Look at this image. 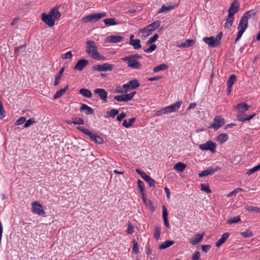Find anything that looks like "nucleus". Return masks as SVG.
Wrapping results in <instances>:
<instances>
[{"instance_id":"obj_1","label":"nucleus","mask_w":260,"mask_h":260,"mask_svg":"<svg viewBox=\"0 0 260 260\" xmlns=\"http://www.w3.org/2000/svg\"><path fill=\"white\" fill-rule=\"evenodd\" d=\"M86 52L94 59L104 60L106 59L105 56L99 53L95 43L93 41H87L86 42Z\"/></svg>"},{"instance_id":"obj_2","label":"nucleus","mask_w":260,"mask_h":260,"mask_svg":"<svg viewBox=\"0 0 260 260\" xmlns=\"http://www.w3.org/2000/svg\"><path fill=\"white\" fill-rule=\"evenodd\" d=\"M251 11H248L244 13L240 20L238 25V33L236 38L235 41H238L241 38L243 34L246 31L248 27V21L251 17Z\"/></svg>"},{"instance_id":"obj_3","label":"nucleus","mask_w":260,"mask_h":260,"mask_svg":"<svg viewBox=\"0 0 260 260\" xmlns=\"http://www.w3.org/2000/svg\"><path fill=\"white\" fill-rule=\"evenodd\" d=\"M142 58L138 54L129 55L121 58V60L127 62V66L133 69H140L142 64L138 60Z\"/></svg>"},{"instance_id":"obj_4","label":"nucleus","mask_w":260,"mask_h":260,"mask_svg":"<svg viewBox=\"0 0 260 260\" xmlns=\"http://www.w3.org/2000/svg\"><path fill=\"white\" fill-rule=\"evenodd\" d=\"M221 37L222 33L220 32L216 37L213 36L210 37H204L203 38V41L210 47H216L220 43Z\"/></svg>"},{"instance_id":"obj_5","label":"nucleus","mask_w":260,"mask_h":260,"mask_svg":"<svg viewBox=\"0 0 260 260\" xmlns=\"http://www.w3.org/2000/svg\"><path fill=\"white\" fill-rule=\"evenodd\" d=\"M106 15L107 14L105 12L91 14L83 17L82 18L81 21L84 23H87L90 22H95L103 17L106 16Z\"/></svg>"},{"instance_id":"obj_6","label":"nucleus","mask_w":260,"mask_h":260,"mask_svg":"<svg viewBox=\"0 0 260 260\" xmlns=\"http://www.w3.org/2000/svg\"><path fill=\"white\" fill-rule=\"evenodd\" d=\"M236 108L237 110V118L240 121L245 116L244 113L248 110L249 106L245 103H241L236 105Z\"/></svg>"},{"instance_id":"obj_7","label":"nucleus","mask_w":260,"mask_h":260,"mask_svg":"<svg viewBox=\"0 0 260 260\" xmlns=\"http://www.w3.org/2000/svg\"><path fill=\"white\" fill-rule=\"evenodd\" d=\"M136 94V91H133L129 93H122L121 95L114 96V99L115 100L119 102H127L131 101Z\"/></svg>"},{"instance_id":"obj_8","label":"nucleus","mask_w":260,"mask_h":260,"mask_svg":"<svg viewBox=\"0 0 260 260\" xmlns=\"http://www.w3.org/2000/svg\"><path fill=\"white\" fill-rule=\"evenodd\" d=\"M199 147L201 150H209L212 153H215L216 152V144L212 141H207L205 143L200 145Z\"/></svg>"},{"instance_id":"obj_9","label":"nucleus","mask_w":260,"mask_h":260,"mask_svg":"<svg viewBox=\"0 0 260 260\" xmlns=\"http://www.w3.org/2000/svg\"><path fill=\"white\" fill-rule=\"evenodd\" d=\"M115 68V66L108 63H104L102 64H98L93 67L94 70L99 72L111 71Z\"/></svg>"},{"instance_id":"obj_10","label":"nucleus","mask_w":260,"mask_h":260,"mask_svg":"<svg viewBox=\"0 0 260 260\" xmlns=\"http://www.w3.org/2000/svg\"><path fill=\"white\" fill-rule=\"evenodd\" d=\"M224 119L220 116H215L214 118V122L208 126V128H212L215 131L218 129L224 124Z\"/></svg>"},{"instance_id":"obj_11","label":"nucleus","mask_w":260,"mask_h":260,"mask_svg":"<svg viewBox=\"0 0 260 260\" xmlns=\"http://www.w3.org/2000/svg\"><path fill=\"white\" fill-rule=\"evenodd\" d=\"M32 212L38 215H43L45 214L44 207L37 202H34L31 203Z\"/></svg>"},{"instance_id":"obj_12","label":"nucleus","mask_w":260,"mask_h":260,"mask_svg":"<svg viewBox=\"0 0 260 260\" xmlns=\"http://www.w3.org/2000/svg\"><path fill=\"white\" fill-rule=\"evenodd\" d=\"M140 86V83L137 79H133L123 85V88L125 89L127 92L131 90H134Z\"/></svg>"},{"instance_id":"obj_13","label":"nucleus","mask_w":260,"mask_h":260,"mask_svg":"<svg viewBox=\"0 0 260 260\" xmlns=\"http://www.w3.org/2000/svg\"><path fill=\"white\" fill-rule=\"evenodd\" d=\"M41 19L49 27H51L54 25L55 20L49 13H43L41 15Z\"/></svg>"},{"instance_id":"obj_14","label":"nucleus","mask_w":260,"mask_h":260,"mask_svg":"<svg viewBox=\"0 0 260 260\" xmlns=\"http://www.w3.org/2000/svg\"><path fill=\"white\" fill-rule=\"evenodd\" d=\"M220 170V168L219 167H210L208 168L206 170L202 171L201 173L199 174V176L200 177H203L205 176H207L208 175H212L214 173Z\"/></svg>"},{"instance_id":"obj_15","label":"nucleus","mask_w":260,"mask_h":260,"mask_svg":"<svg viewBox=\"0 0 260 260\" xmlns=\"http://www.w3.org/2000/svg\"><path fill=\"white\" fill-rule=\"evenodd\" d=\"M240 4L238 0H234L228 10V15L234 16L239 10Z\"/></svg>"},{"instance_id":"obj_16","label":"nucleus","mask_w":260,"mask_h":260,"mask_svg":"<svg viewBox=\"0 0 260 260\" xmlns=\"http://www.w3.org/2000/svg\"><path fill=\"white\" fill-rule=\"evenodd\" d=\"M182 102L179 101L175 103H174L170 106L166 107V109L167 111L168 114L170 113H173L177 111L179 109L181 106Z\"/></svg>"},{"instance_id":"obj_17","label":"nucleus","mask_w":260,"mask_h":260,"mask_svg":"<svg viewBox=\"0 0 260 260\" xmlns=\"http://www.w3.org/2000/svg\"><path fill=\"white\" fill-rule=\"evenodd\" d=\"M204 233L197 234L193 236L192 238L189 239V241L190 244L193 245H196L200 242L203 239Z\"/></svg>"},{"instance_id":"obj_18","label":"nucleus","mask_w":260,"mask_h":260,"mask_svg":"<svg viewBox=\"0 0 260 260\" xmlns=\"http://www.w3.org/2000/svg\"><path fill=\"white\" fill-rule=\"evenodd\" d=\"M93 92L95 94L99 95L101 100L104 102L107 101L108 92L105 89L103 88H96L94 90Z\"/></svg>"},{"instance_id":"obj_19","label":"nucleus","mask_w":260,"mask_h":260,"mask_svg":"<svg viewBox=\"0 0 260 260\" xmlns=\"http://www.w3.org/2000/svg\"><path fill=\"white\" fill-rule=\"evenodd\" d=\"M58 8L59 6L53 7L48 13L55 21L58 20L61 16V14L58 10Z\"/></svg>"},{"instance_id":"obj_20","label":"nucleus","mask_w":260,"mask_h":260,"mask_svg":"<svg viewBox=\"0 0 260 260\" xmlns=\"http://www.w3.org/2000/svg\"><path fill=\"white\" fill-rule=\"evenodd\" d=\"M88 63V61L85 59H82L78 60L74 67V70L79 71H82Z\"/></svg>"},{"instance_id":"obj_21","label":"nucleus","mask_w":260,"mask_h":260,"mask_svg":"<svg viewBox=\"0 0 260 260\" xmlns=\"http://www.w3.org/2000/svg\"><path fill=\"white\" fill-rule=\"evenodd\" d=\"M162 218H163V220L164 221L165 225L167 228H170V225L169 220L168 219V214L167 209L165 206H163L162 208Z\"/></svg>"},{"instance_id":"obj_22","label":"nucleus","mask_w":260,"mask_h":260,"mask_svg":"<svg viewBox=\"0 0 260 260\" xmlns=\"http://www.w3.org/2000/svg\"><path fill=\"white\" fill-rule=\"evenodd\" d=\"M153 31L148 26L138 30V34H142V37H146L152 34Z\"/></svg>"},{"instance_id":"obj_23","label":"nucleus","mask_w":260,"mask_h":260,"mask_svg":"<svg viewBox=\"0 0 260 260\" xmlns=\"http://www.w3.org/2000/svg\"><path fill=\"white\" fill-rule=\"evenodd\" d=\"M81 111L84 112L87 115H91L93 114V110L91 107H90L89 106L85 104H81Z\"/></svg>"},{"instance_id":"obj_24","label":"nucleus","mask_w":260,"mask_h":260,"mask_svg":"<svg viewBox=\"0 0 260 260\" xmlns=\"http://www.w3.org/2000/svg\"><path fill=\"white\" fill-rule=\"evenodd\" d=\"M175 8V5L174 4H167V5H163L161 8L158 11V13H165L170 10H173Z\"/></svg>"},{"instance_id":"obj_25","label":"nucleus","mask_w":260,"mask_h":260,"mask_svg":"<svg viewBox=\"0 0 260 260\" xmlns=\"http://www.w3.org/2000/svg\"><path fill=\"white\" fill-rule=\"evenodd\" d=\"M89 137L92 141H94L98 144H100L104 142V140L102 138L92 132H91V134Z\"/></svg>"},{"instance_id":"obj_26","label":"nucleus","mask_w":260,"mask_h":260,"mask_svg":"<svg viewBox=\"0 0 260 260\" xmlns=\"http://www.w3.org/2000/svg\"><path fill=\"white\" fill-rule=\"evenodd\" d=\"M123 38L120 36H111L107 38L108 42L110 43H118L121 42Z\"/></svg>"},{"instance_id":"obj_27","label":"nucleus","mask_w":260,"mask_h":260,"mask_svg":"<svg viewBox=\"0 0 260 260\" xmlns=\"http://www.w3.org/2000/svg\"><path fill=\"white\" fill-rule=\"evenodd\" d=\"M229 236L230 234L229 233H224L216 243V246L219 247L221 246L228 239Z\"/></svg>"},{"instance_id":"obj_28","label":"nucleus","mask_w":260,"mask_h":260,"mask_svg":"<svg viewBox=\"0 0 260 260\" xmlns=\"http://www.w3.org/2000/svg\"><path fill=\"white\" fill-rule=\"evenodd\" d=\"M194 44L193 40L187 39L184 42L182 43L178 47L179 48H188L192 46Z\"/></svg>"},{"instance_id":"obj_29","label":"nucleus","mask_w":260,"mask_h":260,"mask_svg":"<svg viewBox=\"0 0 260 260\" xmlns=\"http://www.w3.org/2000/svg\"><path fill=\"white\" fill-rule=\"evenodd\" d=\"M119 112V110L117 109H111L109 111L107 112L106 117L107 118H114L116 115L118 114Z\"/></svg>"},{"instance_id":"obj_30","label":"nucleus","mask_w":260,"mask_h":260,"mask_svg":"<svg viewBox=\"0 0 260 260\" xmlns=\"http://www.w3.org/2000/svg\"><path fill=\"white\" fill-rule=\"evenodd\" d=\"M79 93L83 96L86 98H91L92 96V93L90 91L86 88H81L79 90Z\"/></svg>"},{"instance_id":"obj_31","label":"nucleus","mask_w":260,"mask_h":260,"mask_svg":"<svg viewBox=\"0 0 260 260\" xmlns=\"http://www.w3.org/2000/svg\"><path fill=\"white\" fill-rule=\"evenodd\" d=\"M229 137L228 135L226 134H219L217 138V141L220 144H222L225 142H226L228 140Z\"/></svg>"},{"instance_id":"obj_32","label":"nucleus","mask_w":260,"mask_h":260,"mask_svg":"<svg viewBox=\"0 0 260 260\" xmlns=\"http://www.w3.org/2000/svg\"><path fill=\"white\" fill-rule=\"evenodd\" d=\"M186 167V166L184 164L179 162L174 165V169L179 172H182L185 170Z\"/></svg>"},{"instance_id":"obj_33","label":"nucleus","mask_w":260,"mask_h":260,"mask_svg":"<svg viewBox=\"0 0 260 260\" xmlns=\"http://www.w3.org/2000/svg\"><path fill=\"white\" fill-rule=\"evenodd\" d=\"M129 45L133 47L135 50H138L142 47L141 44V41L139 39H135L131 42H129Z\"/></svg>"},{"instance_id":"obj_34","label":"nucleus","mask_w":260,"mask_h":260,"mask_svg":"<svg viewBox=\"0 0 260 260\" xmlns=\"http://www.w3.org/2000/svg\"><path fill=\"white\" fill-rule=\"evenodd\" d=\"M136 120V118L135 117H133L129 119L128 120H124L122 123V125L125 128L130 127L135 122Z\"/></svg>"},{"instance_id":"obj_35","label":"nucleus","mask_w":260,"mask_h":260,"mask_svg":"<svg viewBox=\"0 0 260 260\" xmlns=\"http://www.w3.org/2000/svg\"><path fill=\"white\" fill-rule=\"evenodd\" d=\"M68 88L69 86L67 85L64 88L61 89L60 90L57 91L53 96V99H57L61 97L63 94L65 93L66 90L68 89Z\"/></svg>"},{"instance_id":"obj_36","label":"nucleus","mask_w":260,"mask_h":260,"mask_svg":"<svg viewBox=\"0 0 260 260\" xmlns=\"http://www.w3.org/2000/svg\"><path fill=\"white\" fill-rule=\"evenodd\" d=\"M168 68V66L166 64L162 63L160 64H159L154 68L153 69V72L154 73H157L161 71H165Z\"/></svg>"},{"instance_id":"obj_37","label":"nucleus","mask_w":260,"mask_h":260,"mask_svg":"<svg viewBox=\"0 0 260 260\" xmlns=\"http://www.w3.org/2000/svg\"><path fill=\"white\" fill-rule=\"evenodd\" d=\"M174 241L171 240H167L162 243L159 246L160 249H166L169 247L174 244Z\"/></svg>"},{"instance_id":"obj_38","label":"nucleus","mask_w":260,"mask_h":260,"mask_svg":"<svg viewBox=\"0 0 260 260\" xmlns=\"http://www.w3.org/2000/svg\"><path fill=\"white\" fill-rule=\"evenodd\" d=\"M234 21V16L228 15L226 22L224 23V27L226 28H230L232 26Z\"/></svg>"},{"instance_id":"obj_39","label":"nucleus","mask_w":260,"mask_h":260,"mask_svg":"<svg viewBox=\"0 0 260 260\" xmlns=\"http://www.w3.org/2000/svg\"><path fill=\"white\" fill-rule=\"evenodd\" d=\"M161 233V229L159 226H155L153 232V237L158 240L160 238V235Z\"/></svg>"},{"instance_id":"obj_40","label":"nucleus","mask_w":260,"mask_h":260,"mask_svg":"<svg viewBox=\"0 0 260 260\" xmlns=\"http://www.w3.org/2000/svg\"><path fill=\"white\" fill-rule=\"evenodd\" d=\"M236 80V76L235 75H232L230 76L229 80L227 81L226 85L228 88H232L233 85L235 83Z\"/></svg>"},{"instance_id":"obj_41","label":"nucleus","mask_w":260,"mask_h":260,"mask_svg":"<svg viewBox=\"0 0 260 260\" xmlns=\"http://www.w3.org/2000/svg\"><path fill=\"white\" fill-rule=\"evenodd\" d=\"M160 24V21L157 20L151 23V24L148 25V26L153 32L154 30H155L157 28L159 27Z\"/></svg>"},{"instance_id":"obj_42","label":"nucleus","mask_w":260,"mask_h":260,"mask_svg":"<svg viewBox=\"0 0 260 260\" xmlns=\"http://www.w3.org/2000/svg\"><path fill=\"white\" fill-rule=\"evenodd\" d=\"M104 22L106 25L111 26L115 25L118 24L116 22L114 18H107L104 20Z\"/></svg>"},{"instance_id":"obj_43","label":"nucleus","mask_w":260,"mask_h":260,"mask_svg":"<svg viewBox=\"0 0 260 260\" xmlns=\"http://www.w3.org/2000/svg\"><path fill=\"white\" fill-rule=\"evenodd\" d=\"M63 72H64V68H61L59 70V71L57 75H56L55 78L54 83V86H56V85H57L58 84V80H59L61 78Z\"/></svg>"},{"instance_id":"obj_44","label":"nucleus","mask_w":260,"mask_h":260,"mask_svg":"<svg viewBox=\"0 0 260 260\" xmlns=\"http://www.w3.org/2000/svg\"><path fill=\"white\" fill-rule=\"evenodd\" d=\"M244 208L247 211H248L260 212V208L254 206H250L247 205L245 206Z\"/></svg>"},{"instance_id":"obj_45","label":"nucleus","mask_w":260,"mask_h":260,"mask_svg":"<svg viewBox=\"0 0 260 260\" xmlns=\"http://www.w3.org/2000/svg\"><path fill=\"white\" fill-rule=\"evenodd\" d=\"M68 123H73L75 125H82L84 124V120L80 118H75L72 121H68Z\"/></svg>"},{"instance_id":"obj_46","label":"nucleus","mask_w":260,"mask_h":260,"mask_svg":"<svg viewBox=\"0 0 260 260\" xmlns=\"http://www.w3.org/2000/svg\"><path fill=\"white\" fill-rule=\"evenodd\" d=\"M241 221V218L240 216H236L233 218L229 219L226 221V223L228 224H231L233 223H236Z\"/></svg>"},{"instance_id":"obj_47","label":"nucleus","mask_w":260,"mask_h":260,"mask_svg":"<svg viewBox=\"0 0 260 260\" xmlns=\"http://www.w3.org/2000/svg\"><path fill=\"white\" fill-rule=\"evenodd\" d=\"M168 114L167 111L166 109V107L158 110H156L155 112V115L156 116H160L162 115Z\"/></svg>"},{"instance_id":"obj_48","label":"nucleus","mask_w":260,"mask_h":260,"mask_svg":"<svg viewBox=\"0 0 260 260\" xmlns=\"http://www.w3.org/2000/svg\"><path fill=\"white\" fill-rule=\"evenodd\" d=\"M136 171L138 174L141 175V177L145 181H146L150 177V176L147 175L144 172L141 171L139 169H136Z\"/></svg>"},{"instance_id":"obj_49","label":"nucleus","mask_w":260,"mask_h":260,"mask_svg":"<svg viewBox=\"0 0 260 260\" xmlns=\"http://www.w3.org/2000/svg\"><path fill=\"white\" fill-rule=\"evenodd\" d=\"M240 235L244 238H249L252 236L253 234L251 230H247L246 231L241 232Z\"/></svg>"},{"instance_id":"obj_50","label":"nucleus","mask_w":260,"mask_h":260,"mask_svg":"<svg viewBox=\"0 0 260 260\" xmlns=\"http://www.w3.org/2000/svg\"><path fill=\"white\" fill-rule=\"evenodd\" d=\"M201 190L207 193H211V190L210 189L209 185L203 183L201 184Z\"/></svg>"},{"instance_id":"obj_51","label":"nucleus","mask_w":260,"mask_h":260,"mask_svg":"<svg viewBox=\"0 0 260 260\" xmlns=\"http://www.w3.org/2000/svg\"><path fill=\"white\" fill-rule=\"evenodd\" d=\"M158 38V35L157 34H155L148 40L147 41V44L150 45L152 44L153 43L155 42Z\"/></svg>"},{"instance_id":"obj_52","label":"nucleus","mask_w":260,"mask_h":260,"mask_svg":"<svg viewBox=\"0 0 260 260\" xmlns=\"http://www.w3.org/2000/svg\"><path fill=\"white\" fill-rule=\"evenodd\" d=\"M77 128L84 133V134L89 136L91 134V132L89 131L88 129L85 128L83 126H78Z\"/></svg>"},{"instance_id":"obj_53","label":"nucleus","mask_w":260,"mask_h":260,"mask_svg":"<svg viewBox=\"0 0 260 260\" xmlns=\"http://www.w3.org/2000/svg\"><path fill=\"white\" fill-rule=\"evenodd\" d=\"M138 186L140 191L141 194H144V183L141 180H138Z\"/></svg>"},{"instance_id":"obj_54","label":"nucleus","mask_w":260,"mask_h":260,"mask_svg":"<svg viewBox=\"0 0 260 260\" xmlns=\"http://www.w3.org/2000/svg\"><path fill=\"white\" fill-rule=\"evenodd\" d=\"M258 170H260V164H258V165L253 167L252 169H249L247 171V174L249 175Z\"/></svg>"},{"instance_id":"obj_55","label":"nucleus","mask_w":260,"mask_h":260,"mask_svg":"<svg viewBox=\"0 0 260 260\" xmlns=\"http://www.w3.org/2000/svg\"><path fill=\"white\" fill-rule=\"evenodd\" d=\"M114 92L122 94L127 93V91L125 89L123 88V86H119L116 87Z\"/></svg>"},{"instance_id":"obj_56","label":"nucleus","mask_w":260,"mask_h":260,"mask_svg":"<svg viewBox=\"0 0 260 260\" xmlns=\"http://www.w3.org/2000/svg\"><path fill=\"white\" fill-rule=\"evenodd\" d=\"M156 47H157L155 44H151V46L149 48L145 49L144 51L147 53H150L154 51L156 49Z\"/></svg>"},{"instance_id":"obj_57","label":"nucleus","mask_w":260,"mask_h":260,"mask_svg":"<svg viewBox=\"0 0 260 260\" xmlns=\"http://www.w3.org/2000/svg\"><path fill=\"white\" fill-rule=\"evenodd\" d=\"M242 190H243V189H242L241 188H237L235 189V190H234L233 191L228 193L226 196L228 198L231 197L232 196L236 195L237 193H238L240 191H242Z\"/></svg>"},{"instance_id":"obj_58","label":"nucleus","mask_w":260,"mask_h":260,"mask_svg":"<svg viewBox=\"0 0 260 260\" xmlns=\"http://www.w3.org/2000/svg\"><path fill=\"white\" fill-rule=\"evenodd\" d=\"M26 118L24 117H21L16 120L15 122V125L16 126L20 125L25 122Z\"/></svg>"},{"instance_id":"obj_59","label":"nucleus","mask_w":260,"mask_h":260,"mask_svg":"<svg viewBox=\"0 0 260 260\" xmlns=\"http://www.w3.org/2000/svg\"><path fill=\"white\" fill-rule=\"evenodd\" d=\"M35 123V121L34 120V119L32 118H30L25 122L24 125V127H28Z\"/></svg>"},{"instance_id":"obj_60","label":"nucleus","mask_w":260,"mask_h":260,"mask_svg":"<svg viewBox=\"0 0 260 260\" xmlns=\"http://www.w3.org/2000/svg\"><path fill=\"white\" fill-rule=\"evenodd\" d=\"M255 116V113H253L247 117H245V116H244L243 117V118L241 119V120L240 121V122H244V121H249L250 119H252Z\"/></svg>"},{"instance_id":"obj_61","label":"nucleus","mask_w":260,"mask_h":260,"mask_svg":"<svg viewBox=\"0 0 260 260\" xmlns=\"http://www.w3.org/2000/svg\"><path fill=\"white\" fill-rule=\"evenodd\" d=\"M72 56V54L71 51H68L66 53L62 54V58L63 59H70Z\"/></svg>"},{"instance_id":"obj_62","label":"nucleus","mask_w":260,"mask_h":260,"mask_svg":"<svg viewBox=\"0 0 260 260\" xmlns=\"http://www.w3.org/2000/svg\"><path fill=\"white\" fill-rule=\"evenodd\" d=\"M26 45H23L22 46H20L16 48L15 49V52L17 54H19L20 52L21 51V50H23L24 51L25 49H26Z\"/></svg>"},{"instance_id":"obj_63","label":"nucleus","mask_w":260,"mask_h":260,"mask_svg":"<svg viewBox=\"0 0 260 260\" xmlns=\"http://www.w3.org/2000/svg\"><path fill=\"white\" fill-rule=\"evenodd\" d=\"M200 253L199 251H196L192 255V260H200Z\"/></svg>"},{"instance_id":"obj_64","label":"nucleus","mask_w":260,"mask_h":260,"mask_svg":"<svg viewBox=\"0 0 260 260\" xmlns=\"http://www.w3.org/2000/svg\"><path fill=\"white\" fill-rule=\"evenodd\" d=\"M134 232V226L131 225V224L129 223L127 226V229L126 230V232L129 234H132Z\"/></svg>"}]
</instances>
